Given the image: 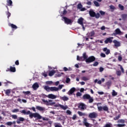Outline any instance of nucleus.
Listing matches in <instances>:
<instances>
[{
  "mask_svg": "<svg viewBox=\"0 0 127 127\" xmlns=\"http://www.w3.org/2000/svg\"><path fill=\"white\" fill-rule=\"evenodd\" d=\"M106 85L108 87V89H110V87L112 86V81H109L106 82Z\"/></svg>",
  "mask_w": 127,
  "mask_h": 127,
  "instance_id": "nucleus-29",
  "label": "nucleus"
},
{
  "mask_svg": "<svg viewBox=\"0 0 127 127\" xmlns=\"http://www.w3.org/2000/svg\"><path fill=\"white\" fill-rule=\"evenodd\" d=\"M77 22L79 23V24H80V25H83L84 22V18H83V17H80L78 19Z\"/></svg>",
  "mask_w": 127,
  "mask_h": 127,
  "instance_id": "nucleus-17",
  "label": "nucleus"
},
{
  "mask_svg": "<svg viewBox=\"0 0 127 127\" xmlns=\"http://www.w3.org/2000/svg\"><path fill=\"white\" fill-rule=\"evenodd\" d=\"M55 127H62L61 124H59V125H56Z\"/></svg>",
  "mask_w": 127,
  "mask_h": 127,
  "instance_id": "nucleus-64",
  "label": "nucleus"
},
{
  "mask_svg": "<svg viewBox=\"0 0 127 127\" xmlns=\"http://www.w3.org/2000/svg\"><path fill=\"white\" fill-rule=\"evenodd\" d=\"M75 91H76V88H75V87H72L69 90V91L67 92V94L68 95H72V94L74 93Z\"/></svg>",
  "mask_w": 127,
  "mask_h": 127,
  "instance_id": "nucleus-12",
  "label": "nucleus"
},
{
  "mask_svg": "<svg viewBox=\"0 0 127 127\" xmlns=\"http://www.w3.org/2000/svg\"><path fill=\"white\" fill-rule=\"evenodd\" d=\"M92 65L94 67H96V66H98L99 65V62H95Z\"/></svg>",
  "mask_w": 127,
  "mask_h": 127,
  "instance_id": "nucleus-46",
  "label": "nucleus"
},
{
  "mask_svg": "<svg viewBox=\"0 0 127 127\" xmlns=\"http://www.w3.org/2000/svg\"><path fill=\"white\" fill-rule=\"evenodd\" d=\"M66 114L67 115H71V114H72V112L70 111V110H68L66 111Z\"/></svg>",
  "mask_w": 127,
  "mask_h": 127,
  "instance_id": "nucleus-62",
  "label": "nucleus"
},
{
  "mask_svg": "<svg viewBox=\"0 0 127 127\" xmlns=\"http://www.w3.org/2000/svg\"><path fill=\"white\" fill-rule=\"evenodd\" d=\"M112 95L113 97H116V96L118 95V92H116L115 90H113Z\"/></svg>",
  "mask_w": 127,
  "mask_h": 127,
  "instance_id": "nucleus-31",
  "label": "nucleus"
},
{
  "mask_svg": "<svg viewBox=\"0 0 127 127\" xmlns=\"http://www.w3.org/2000/svg\"><path fill=\"white\" fill-rule=\"evenodd\" d=\"M88 100H89V103H91L94 102V99H93V98H92L91 96H90V98L88 99Z\"/></svg>",
  "mask_w": 127,
  "mask_h": 127,
  "instance_id": "nucleus-42",
  "label": "nucleus"
},
{
  "mask_svg": "<svg viewBox=\"0 0 127 127\" xmlns=\"http://www.w3.org/2000/svg\"><path fill=\"white\" fill-rule=\"evenodd\" d=\"M62 20L64 21V23H65V24H72V20L66 17H63Z\"/></svg>",
  "mask_w": 127,
  "mask_h": 127,
  "instance_id": "nucleus-5",
  "label": "nucleus"
},
{
  "mask_svg": "<svg viewBox=\"0 0 127 127\" xmlns=\"http://www.w3.org/2000/svg\"><path fill=\"white\" fill-rule=\"evenodd\" d=\"M114 39V37H110L109 38H107L106 40H105L104 42L105 44H108V43H112L113 42V40Z\"/></svg>",
  "mask_w": 127,
  "mask_h": 127,
  "instance_id": "nucleus-8",
  "label": "nucleus"
},
{
  "mask_svg": "<svg viewBox=\"0 0 127 127\" xmlns=\"http://www.w3.org/2000/svg\"><path fill=\"white\" fill-rule=\"evenodd\" d=\"M77 118V116H76V115H74L72 118V119L73 121H75V120H76V119Z\"/></svg>",
  "mask_w": 127,
  "mask_h": 127,
  "instance_id": "nucleus-60",
  "label": "nucleus"
},
{
  "mask_svg": "<svg viewBox=\"0 0 127 127\" xmlns=\"http://www.w3.org/2000/svg\"><path fill=\"white\" fill-rule=\"evenodd\" d=\"M55 73V70H51L49 73V76H50V77H52V76H53V75H54Z\"/></svg>",
  "mask_w": 127,
  "mask_h": 127,
  "instance_id": "nucleus-28",
  "label": "nucleus"
},
{
  "mask_svg": "<svg viewBox=\"0 0 127 127\" xmlns=\"http://www.w3.org/2000/svg\"><path fill=\"white\" fill-rule=\"evenodd\" d=\"M95 61H96V58L93 56L89 57L85 60L86 63H92V62H94Z\"/></svg>",
  "mask_w": 127,
  "mask_h": 127,
  "instance_id": "nucleus-3",
  "label": "nucleus"
},
{
  "mask_svg": "<svg viewBox=\"0 0 127 127\" xmlns=\"http://www.w3.org/2000/svg\"><path fill=\"white\" fill-rule=\"evenodd\" d=\"M60 99L62 100L64 102H66V101H68L69 100V98H68L67 96H63V97H60Z\"/></svg>",
  "mask_w": 127,
  "mask_h": 127,
  "instance_id": "nucleus-24",
  "label": "nucleus"
},
{
  "mask_svg": "<svg viewBox=\"0 0 127 127\" xmlns=\"http://www.w3.org/2000/svg\"><path fill=\"white\" fill-rule=\"evenodd\" d=\"M32 88L34 90H37L39 88V84L37 82H36L33 84Z\"/></svg>",
  "mask_w": 127,
  "mask_h": 127,
  "instance_id": "nucleus-14",
  "label": "nucleus"
},
{
  "mask_svg": "<svg viewBox=\"0 0 127 127\" xmlns=\"http://www.w3.org/2000/svg\"><path fill=\"white\" fill-rule=\"evenodd\" d=\"M120 118H121V114L118 115V116H116V117H115L114 118V121H118V120H119V119H120Z\"/></svg>",
  "mask_w": 127,
  "mask_h": 127,
  "instance_id": "nucleus-38",
  "label": "nucleus"
},
{
  "mask_svg": "<svg viewBox=\"0 0 127 127\" xmlns=\"http://www.w3.org/2000/svg\"><path fill=\"white\" fill-rule=\"evenodd\" d=\"M81 96H82V93H80L79 92H77L76 97H81Z\"/></svg>",
  "mask_w": 127,
  "mask_h": 127,
  "instance_id": "nucleus-55",
  "label": "nucleus"
},
{
  "mask_svg": "<svg viewBox=\"0 0 127 127\" xmlns=\"http://www.w3.org/2000/svg\"><path fill=\"white\" fill-rule=\"evenodd\" d=\"M20 122H24V118L22 117H19V119H17L16 123L17 124H20Z\"/></svg>",
  "mask_w": 127,
  "mask_h": 127,
  "instance_id": "nucleus-22",
  "label": "nucleus"
},
{
  "mask_svg": "<svg viewBox=\"0 0 127 127\" xmlns=\"http://www.w3.org/2000/svg\"><path fill=\"white\" fill-rule=\"evenodd\" d=\"M113 42L115 44V46L116 47H120V46H121V44L120 43V42H118V41H117V40H114L113 41Z\"/></svg>",
  "mask_w": 127,
  "mask_h": 127,
  "instance_id": "nucleus-19",
  "label": "nucleus"
},
{
  "mask_svg": "<svg viewBox=\"0 0 127 127\" xmlns=\"http://www.w3.org/2000/svg\"><path fill=\"white\" fill-rule=\"evenodd\" d=\"M99 71L100 72H103V71H104V67H100L99 68Z\"/></svg>",
  "mask_w": 127,
  "mask_h": 127,
  "instance_id": "nucleus-63",
  "label": "nucleus"
},
{
  "mask_svg": "<svg viewBox=\"0 0 127 127\" xmlns=\"http://www.w3.org/2000/svg\"><path fill=\"white\" fill-rule=\"evenodd\" d=\"M36 109L38 110V111H44V109L40 106H36Z\"/></svg>",
  "mask_w": 127,
  "mask_h": 127,
  "instance_id": "nucleus-33",
  "label": "nucleus"
},
{
  "mask_svg": "<svg viewBox=\"0 0 127 127\" xmlns=\"http://www.w3.org/2000/svg\"><path fill=\"white\" fill-rule=\"evenodd\" d=\"M99 13H100L101 15H102V16H104V15L106 14V12L102 10H100Z\"/></svg>",
  "mask_w": 127,
  "mask_h": 127,
  "instance_id": "nucleus-37",
  "label": "nucleus"
},
{
  "mask_svg": "<svg viewBox=\"0 0 127 127\" xmlns=\"http://www.w3.org/2000/svg\"><path fill=\"white\" fill-rule=\"evenodd\" d=\"M12 119H14V120H16V119H17V116L15 115H12Z\"/></svg>",
  "mask_w": 127,
  "mask_h": 127,
  "instance_id": "nucleus-56",
  "label": "nucleus"
},
{
  "mask_svg": "<svg viewBox=\"0 0 127 127\" xmlns=\"http://www.w3.org/2000/svg\"><path fill=\"white\" fill-rule=\"evenodd\" d=\"M5 94H6V95H8L9 94H10V90L9 89L6 90Z\"/></svg>",
  "mask_w": 127,
  "mask_h": 127,
  "instance_id": "nucleus-47",
  "label": "nucleus"
},
{
  "mask_svg": "<svg viewBox=\"0 0 127 127\" xmlns=\"http://www.w3.org/2000/svg\"><path fill=\"white\" fill-rule=\"evenodd\" d=\"M100 56L101 57H103V58H105V57H106V55L103 53H101L100 54Z\"/></svg>",
  "mask_w": 127,
  "mask_h": 127,
  "instance_id": "nucleus-58",
  "label": "nucleus"
},
{
  "mask_svg": "<svg viewBox=\"0 0 127 127\" xmlns=\"http://www.w3.org/2000/svg\"><path fill=\"white\" fill-rule=\"evenodd\" d=\"M23 94H24V95H29V94H30V91H23Z\"/></svg>",
  "mask_w": 127,
  "mask_h": 127,
  "instance_id": "nucleus-50",
  "label": "nucleus"
},
{
  "mask_svg": "<svg viewBox=\"0 0 127 127\" xmlns=\"http://www.w3.org/2000/svg\"><path fill=\"white\" fill-rule=\"evenodd\" d=\"M63 15H65L67 14V10H66V9H64L63 11Z\"/></svg>",
  "mask_w": 127,
  "mask_h": 127,
  "instance_id": "nucleus-59",
  "label": "nucleus"
},
{
  "mask_svg": "<svg viewBox=\"0 0 127 127\" xmlns=\"http://www.w3.org/2000/svg\"><path fill=\"white\" fill-rule=\"evenodd\" d=\"M70 78H69L68 77H67L66 79V80H65V82L66 83H69V82H70Z\"/></svg>",
  "mask_w": 127,
  "mask_h": 127,
  "instance_id": "nucleus-57",
  "label": "nucleus"
},
{
  "mask_svg": "<svg viewBox=\"0 0 127 127\" xmlns=\"http://www.w3.org/2000/svg\"><path fill=\"white\" fill-rule=\"evenodd\" d=\"M82 7H83V5H82V4L81 3H78L77 4V8H78V9H82Z\"/></svg>",
  "mask_w": 127,
  "mask_h": 127,
  "instance_id": "nucleus-39",
  "label": "nucleus"
},
{
  "mask_svg": "<svg viewBox=\"0 0 127 127\" xmlns=\"http://www.w3.org/2000/svg\"><path fill=\"white\" fill-rule=\"evenodd\" d=\"M42 102H43L44 105H46V106H53V105H55V102H53L52 100H45V99H42Z\"/></svg>",
  "mask_w": 127,
  "mask_h": 127,
  "instance_id": "nucleus-2",
  "label": "nucleus"
},
{
  "mask_svg": "<svg viewBox=\"0 0 127 127\" xmlns=\"http://www.w3.org/2000/svg\"><path fill=\"white\" fill-rule=\"evenodd\" d=\"M47 98H49V99H52L53 100H54V99H56V98H57V96L53 94H50L48 95Z\"/></svg>",
  "mask_w": 127,
  "mask_h": 127,
  "instance_id": "nucleus-13",
  "label": "nucleus"
},
{
  "mask_svg": "<svg viewBox=\"0 0 127 127\" xmlns=\"http://www.w3.org/2000/svg\"><path fill=\"white\" fill-rule=\"evenodd\" d=\"M6 2L7 3H6V7L7 10H8V6H12V1L11 0H7Z\"/></svg>",
  "mask_w": 127,
  "mask_h": 127,
  "instance_id": "nucleus-9",
  "label": "nucleus"
},
{
  "mask_svg": "<svg viewBox=\"0 0 127 127\" xmlns=\"http://www.w3.org/2000/svg\"><path fill=\"white\" fill-rule=\"evenodd\" d=\"M112 124L111 123H108V124H106L105 125V126H104L103 127H112Z\"/></svg>",
  "mask_w": 127,
  "mask_h": 127,
  "instance_id": "nucleus-43",
  "label": "nucleus"
},
{
  "mask_svg": "<svg viewBox=\"0 0 127 127\" xmlns=\"http://www.w3.org/2000/svg\"><path fill=\"white\" fill-rule=\"evenodd\" d=\"M98 110L99 112H102V111H104L105 112H109V107L107 106H104L103 107L99 106L98 107Z\"/></svg>",
  "mask_w": 127,
  "mask_h": 127,
  "instance_id": "nucleus-4",
  "label": "nucleus"
},
{
  "mask_svg": "<svg viewBox=\"0 0 127 127\" xmlns=\"http://www.w3.org/2000/svg\"><path fill=\"white\" fill-rule=\"evenodd\" d=\"M46 84L47 85H51L52 84H53V82L52 81H47Z\"/></svg>",
  "mask_w": 127,
  "mask_h": 127,
  "instance_id": "nucleus-53",
  "label": "nucleus"
},
{
  "mask_svg": "<svg viewBox=\"0 0 127 127\" xmlns=\"http://www.w3.org/2000/svg\"><path fill=\"white\" fill-rule=\"evenodd\" d=\"M120 69H121L122 73H125V69H124V67H123V66H122L121 65H120Z\"/></svg>",
  "mask_w": 127,
  "mask_h": 127,
  "instance_id": "nucleus-51",
  "label": "nucleus"
},
{
  "mask_svg": "<svg viewBox=\"0 0 127 127\" xmlns=\"http://www.w3.org/2000/svg\"><path fill=\"white\" fill-rule=\"evenodd\" d=\"M9 70L10 72H13V73H14V72L16 71V69L15 68V67L10 66Z\"/></svg>",
  "mask_w": 127,
  "mask_h": 127,
  "instance_id": "nucleus-25",
  "label": "nucleus"
},
{
  "mask_svg": "<svg viewBox=\"0 0 127 127\" xmlns=\"http://www.w3.org/2000/svg\"><path fill=\"white\" fill-rule=\"evenodd\" d=\"M89 12V15H90L91 17H95V16L96 15V12L93 10H90Z\"/></svg>",
  "mask_w": 127,
  "mask_h": 127,
  "instance_id": "nucleus-20",
  "label": "nucleus"
},
{
  "mask_svg": "<svg viewBox=\"0 0 127 127\" xmlns=\"http://www.w3.org/2000/svg\"><path fill=\"white\" fill-rule=\"evenodd\" d=\"M91 96L89 94H86L83 95L82 98L83 100H89L90 99Z\"/></svg>",
  "mask_w": 127,
  "mask_h": 127,
  "instance_id": "nucleus-18",
  "label": "nucleus"
},
{
  "mask_svg": "<svg viewBox=\"0 0 127 127\" xmlns=\"http://www.w3.org/2000/svg\"><path fill=\"white\" fill-rule=\"evenodd\" d=\"M59 90V88L56 87L55 86L54 87H51V92H54L55 91H57Z\"/></svg>",
  "mask_w": 127,
  "mask_h": 127,
  "instance_id": "nucleus-21",
  "label": "nucleus"
},
{
  "mask_svg": "<svg viewBox=\"0 0 127 127\" xmlns=\"http://www.w3.org/2000/svg\"><path fill=\"white\" fill-rule=\"evenodd\" d=\"M20 112L21 114H23L24 115H29L30 119L35 118H36V120H41V119H42L43 121H49V118H45L44 117L42 118V116L37 113H32L30 112V111H28L26 112L25 110H23Z\"/></svg>",
  "mask_w": 127,
  "mask_h": 127,
  "instance_id": "nucleus-1",
  "label": "nucleus"
},
{
  "mask_svg": "<svg viewBox=\"0 0 127 127\" xmlns=\"http://www.w3.org/2000/svg\"><path fill=\"white\" fill-rule=\"evenodd\" d=\"M88 117L90 119H96L98 117V114L96 112H92L89 114Z\"/></svg>",
  "mask_w": 127,
  "mask_h": 127,
  "instance_id": "nucleus-7",
  "label": "nucleus"
},
{
  "mask_svg": "<svg viewBox=\"0 0 127 127\" xmlns=\"http://www.w3.org/2000/svg\"><path fill=\"white\" fill-rule=\"evenodd\" d=\"M55 107H60L63 110H66L67 107L61 104H56Z\"/></svg>",
  "mask_w": 127,
  "mask_h": 127,
  "instance_id": "nucleus-15",
  "label": "nucleus"
},
{
  "mask_svg": "<svg viewBox=\"0 0 127 127\" xmlns=\"http://www.w3.org/2000/svg\"><path fill=\"white\" fill-rule=\"evenodd\" d=\"M78 108L80 109V110L84 111V110H86L87 109V106L83 103H80Z\"/></svg>",
  "mask_w": 127,
  "mask_h": 127,
  "instance_id": "nucleus-10",
  "label": "nucleus"
},
{
  "mask_svg": "<svg viewBox=\"0 0 127 127\" xmlns=\"http://www.w3.org/2000/svg\"><path fill=\"white\" fill-rule=\"evenodd\" d=\"M116 74L117 76H121V75H122V71H121V70H117L116 71Z\"/></svg>",
  "mask_w": 127,
  "mask_h": 127,
  "instance_id": "nucleus-41",
  "label": "nucleus"
},
{
  "mask_svg": "<svg viewBox=\"0 0 127 127\" xmlns=\"http://www.w3.org/2000/svg\"><path fill=\"white\" fill-rule=\"evenodd\" d=\"M82 79L83 81H88V80H90V79L88 78L87 77L83 76L82 78Z\"/></svg>",
  "mask_w": 127,
  "mask_h": 127,
  "instance_id": "nucleus-44",
  "label": "nucleus"
},
{
  "mask_svg": "<svg viewBox=\"0 0 127 127\" xmlns=\"http://www.w3.org/2000/svg\"><path fill=\"white\" fill-rule=\"evenodd\" d=\"M82 57L84 60H87V59H88V56L86 54V53L83 54Z\"/></svg>",
  "mask_w": 127,
  "mask_h": 127,
  "instance_id": "nucleus-34",
  "label": "nucleus"
},
{
  "mask_svg": "<svg viewBox=\"0 0 127 127\" xmlns=\"http://www.w3.org/2000/svg\"><path fill=\"white\" fill-rule=\"evenodd\" d=\"M89 36H91L92 37L95 35V32L94 31H92L90 33H89Z\"/></svg>",
  "mask_w": 127,
  "mask_h": 127,
  "instance_id": "nucleus-40",
  "label": "nucleus"
},
{
  "mask_svg": "<svg viewBox=\"0 0 127 127\" xmlns=\"http://www.w3.org/2000/svg\"><path fill=\"white\" fill-rule=\"evenodd\" d=\"M119 8H120L121 10H124L125 9V7L124 6V5L121 4H119Z\"/></svg>",
  "mask_w": 127,
  "mask_h": 127,
  "instance_id": "nucleus-35",
  "label": "nucleus"
},
{
  "mask_svg": "<svg viewBox=\"0 0 127 127\" xmlns=\"http://www.w3.org/2000/svg\"><path fill=\"white\" fill-rule=\"evenodd\" d=\"M122 33V31H121V30L120 28H117L115 30V33H113L112 35H114V36H116V35H118V34H121Z\"/></svg>",
  "mask_w": 127,
  "mask_h": 127,
  "instance_id": "nucleus-11",
  "label": "nucleus"
},
{
  "mask_svg": "<svg viewBox=\"0 0 127 127\" xmlns=\"http://www.w3.org/2000/svg\"><path fill=\"white\" fill-rule=\"evenodd\" d=\"M44 89L46 90V91H47V92H50V91H51V87H49L48 85L45 86L44 87Z\"/></svg>",
  "mask_w": 127,
  "mask_h": 127,
  "instance_id": "nucleus-26",
  "label": "nucleus"
},
{
  "mask_svg": "<svg viewBox=\"0 0 127 127\" xmlns=\"http://www.w3.org/2000/svg\"><path fill=\"white\" fill-rule=\"evenodd\" d=\"M88 119L87 118H84L83 124L86 127H92V125L90 124L89 123H87Z\"/></svg>",
  "mask_w": 127,
  "mask_h": 127,
  "instance_id": "nucleus-6",
  "label": "nucleus"
},
{
  "mask_svg": "<svg viewBox=\"0 0 127 127\" xmlns=\"http://www.w3.org/2000/svg\"><path fill=\"white\" fill-rule=\"evenodd\" d=\"M77 114L79 115V116H80V117H82V116H87V114H86L85 113H83V112H80V111H78V112H77Z\"/></svg>",
  "mask_w": 127,
  "mask_h": 127,
  "instance_id": "nucleus-30",
  "label": "nucleus"
},
{
  "mask_svg": "<svg viewBox=\"0 0 127 127\" xmlns=\"http://www.w3.org/2000/svg\"><path fill=\"white\" fill-rule=\"evenodd\" d=\"M19 112V109H14L12 110V113H18Z\"/></svg>",
  "mask_w": 127,
  "mask_h": 127,
  "instance_id": "nucleus-45",
  "label": "nucleus"
},
{
  "mask_svg": "<svg viewBox=\"0 0 127 127\" xmlns=\"http://www.w3.org/2000/svg\"><path fill=\"white\" fill-rule=\"evenodd\" d=\"M41 97H42V98H43V99H45V98H47V97H48V95H46L44 94H42L41 95Z\"/></svg>",
  "mask_w": 127,
  "mask_h": 127,
  "instance_id": "nucleus-49",
  "label": "nucleus"
},
{
  "mask_svg": "<svg viewBox=\"0 0 127 127\" xmlns=\"http://www.w3.org/2000/svg\"><path fill=\"white\" fill-rule=\"evenodd\" d=\"M6 15H7V18H9V17H10V15H11V14L8 10Z\"/></svg>",
  "mask_w": 127,
  "mask_h": 127,
  "instance_id": "nucleus-54",
  "label": "nucleus"
},
{
  "mask_svg": "<svg viewBox=\"0 0 127 127\" xmlns=\"http://www.w3.org/2000/svg\"><path fill=\"white\" fill-rule=\"evenodd\" d=\"M103 51L104 52H105V54H106V55H109V54L111 53V51L110 50L108 49V48H103Z\"/></svg>",
  "mask_w": 127,
  "mask_h": 127,
  "instance_id": "nucleus-16",
  "label": "nucleus"
},
{
  "mask_svg": "<svg viewBox=\"0 0 127 127\" xmlns=\"http://www.w3.org/2000/svg\"><path fill=\"white\" fill-rule=\"evenodd\" d=\"M118 123L119 124H125V120H124V119H121V120H119L118 121Z\"/></svg>",
  "mask_w": 127,
  "mask_h": 127,
  "instance_id": "nucleus-36",
  "label": "nucleus"
},
{
  "mask_svg": "<svg viewBox=\"0 0 127 127\" xmlns=\"http://www.w3.org/2000/svg\"><path fill=\"white\" fill-rule=\"evenodd\" d=\"M94 17H95L96 18H97V19L100 18V17H101V14H100V13L97 12V13H95V15L94 16Z\"/></svg>",
  "mask_w": 127,
  "mask_h": 127,
  "instance_id": "nucleus-32",
  "label": "nucleus"
},
{
  "mask_svg": "<svg viewBox=\"0 0 127 127\" xmlns=\"http://www.w3.org/2000/svg\"><path fill=\"white\" fill-rule=\"evenodd\" d=\"M7 126H11L12 125V122H8L6 123Z\"/></svg>",
  "mask_w": 127,
  "mask_h": 127,
  "instance_id": "nucleus-61",
  "label": "nucleus"
},
{
  "mask_svg": "<svg viewBox=\"0 0 127 127\" xmlns=\"http://www.w3.org/2000/svg\"><path fill=\"white\" fill-rule=\"evenodd\" d=\"M94 3L95 6H100V4H99V2H98V1H94Z\"/></svg>",
  "mask_w": 127,
  "mask_h": 127,
  "instance_id": "nucleus-48",
  "label": "nucleus"
},
{
  "mask_svg": "<svg viewBox=\"0 0 127 127\" xmlns=\"http://www.w3.org/2000/svg\"><path fill=\"white\" fill-rule=\"evenodd\" d=\"M9 26H10L13 29H17V26L13 24H9Z\"/></svg>",
  "mask_w": 127,
  "mask_h": 127,
  "instance_id": "nucleus-27",
  "label": "nucleus"
},
{
  "mask_svg": "<svg viewBox=\"0 0 127 127\" xmlns=\"http://www.w3.org/2000/svg\"><path fill=\"white\" fill-rule=\"evenodd\" d=\"M121 17L123 20H127V14L124 13L121 15Z\"/></svg>",
  "mask_w": 127,
  "mask_h": 127,
  "instance_id": "nucleus-23",
  "label": "nucleus"
},
{
  "mask_svg": "<svg viewBox=\"0 0 127 127\" xmlns=\"http://www.w3.org/2000/svg\"><path fill=\"white\" fill-rule=\"evenodd\" d=\"M117 126L118 127H126V124H118L117 125Z\"/></svg>",
  "mask_w": 127,
  "mask_h": 127,
  "instance_id": "nucleus-52",
  "label": "nucleus"
}]
</instances>
